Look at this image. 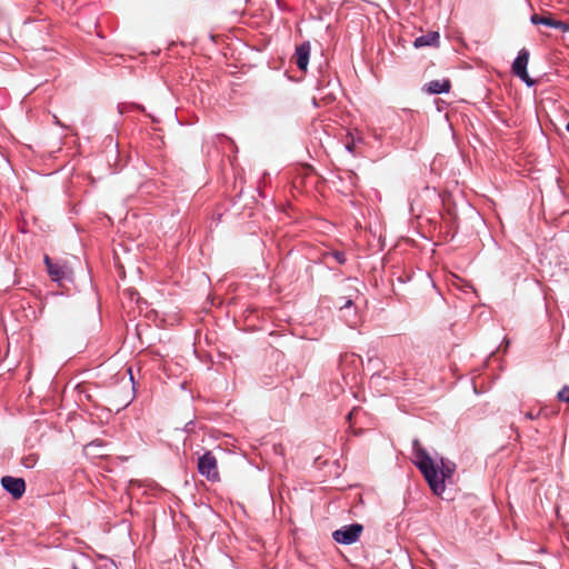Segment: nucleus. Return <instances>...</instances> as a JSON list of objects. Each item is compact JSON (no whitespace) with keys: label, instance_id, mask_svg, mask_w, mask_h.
<instances>
[{"label":"nucleus","instance_id":"obj_11","mask_svg":"<svg viewBox=\"0 0 569 569\" xmlns=\"http://www.w3.org/2000/svg\"><path fill=\"white\" fill-rule=\"evenodd\" d=\"M323 260L333 258L339 264H345L347 261L346 253L343 251H327L323 253Z\"/></svg>","mask_w":569,"mask_h":569},{"label":"nucleus","instance_id":"obj_9","mask_svg":"<svg viewBox=\"0 0 569 569\" xmlns=\"http://www.w3.org/2000/svg\"><path fill=\"white\" fill-rule=\"evenodd\" d=\"M451 83L448 79L445 80H432L425 84L426 92L430 94H440L449 92Z\"/></svg>","mask_w":569,"mask_h":569},{"label":"nucleus","instance_id":"obj_16","mask_svg":"<svg viewBox=\"0 0 569 569\" xmlns=\"http://www.w3.org/2000/svg\"><path fill=\"white\" fill-rule=\"evenodd\" d=\"M517 77L520 78L528 87H531L535 84V81L529 77L527 70H526V76L521 74V76H517Z\"/></svg>","mask_w":569,"mask_h":569},{"label":"nucleus","instance_id":"obj_24","mask_svg":"<svg viewBox=\"0 0 569 569\" xmlns=\"http://www.w3.org/2000/svg\"><path fill=\"white\" fill-rule=\"evenodd\" d=\"M361 141H362V139H361V138H359V137H358L357 139H355V143H356V142H361Z\"/></svg>","mask_w":569,"mask_h":569},{"label":"nucleus","instance_id":"obj_14","mask_svg":"<svg viewBox=\"0 0 569 569\" xmlns=\"http://www.w3.org/2000/svg\"><path fill=\"white\" fill-rule=\"evenodd\" d=\"M369 130V134L375 138L376 140L378 141H381L382 140V137H383V132H382V129H378L376 127H369L368 128Z\"/></svg>","mask_w":569,"mask_h":569},{"label":"nucleus","instance_id":"obj_1","mask_svg":"<svg viewBox=\"0 0 569 569\" xmlns=\"http://www.w3.org/2000/svg\"><path fill=\"white\" fill-rule=\"evenodd\" d=\"M413 463L420 470L431 491L441 496L446 490V480L451 479L456 471V463L440 458L436 465L428 451L421 447L419 440L412 441Z\"/></svg>","mask_w":569,"mask_h":569},{"label":"nucleus","instance_id":"obj_15","mask_svg":"<svg viewBox=\"0 0 569 569\" xmlns=\"http://www.w3.org/2000/svg\"><path fill=\"white\" fill-rule=\"evenodd\" d=\"M553 28L555 29H559V30H561L563 32H569V23H567L565 21L556 20L555 24H553Z\"/></svg>","mask_w":569,"mask_h":569},{"label":"nucleus","instance_id":"obj_2","mask_svg":"<svg viewBox=\"0 0 569 569\" xmlns=\"http://www.w3.org/2000/svg\"><path fill=\"white\" fill-rule=\"evenodd\" d=\"M363 526L360 523H351L341 527L332 532V538L340 545H352L358 541Z\"/></svg>","mask_w":569,"mask_h":569},{"label":"nucleus","instance_id":"obj_23","mask_svg":"<svg viewBox=\"0 0 569 569\" xmlns=\"http://www.w3.org/2000/svg\"><path fill=\"white\" fill-rule=\"evenodd\" d=\"M53 118H54V123L56 124L63 127L62 123L59 121V119L56 116H53Z\"/></svg>","mask_w":569,"mask_h":569},{"label":"nucleus","instance_id":"obj_4","mask_svg":"<svg viewBox=\"0 0 569 569\" xmlns=\"http://www.w3.org/2000/svg\"><path fill=\"white\" fill-rule=\"evenodd\" d=\"M43 261L52 281L62 283L71 280L72 271L66 263L53 262L49 256H44Z\"/></svg>","mask_w":569,"mask_h":569},{"label":"nucleus","instance_id":"obj_13","mask_svg":"<svg viewBox=\"0 0 569 569\" xmlns=\"http://www.w3.org/2000/svg\"><path fill=\"white\" fill-rule=\"evenodd\" d=\"M557 399L559 401L569 403V386H563L557 393Z\"/></svg>","mask_w":569,"mask_h":569},{"label":"nucleus","instance_id":"obj_19","mask_svg":"<svg viewBox=\"0 0 569 569\" xmlns=\"http://www.w3.org/2000/svg\"><path fill=\"white\" fill-rule=\"evenodd\" d=\"M346 149L347 151H349L350 153H353L355 152V138H352V142H349L346 144Z\"/></svg>","mask_w":569,"mask_h":569},{"label":"nucleus","instance_id":"obj_5","mask_svg":"<svg viewBox=\"0 0 569 569\" xmlns=\"http://www.w3.org/2000/svg\"><path fill=\"white\" fill-rule=\"evenodd\" d=\"M1 486L14 499H20L26 492V482L22 478L4 476L1 478Z\"/></svg>","mask_w":569,"mask_h":569},{"label":"nucleus","instance_id":"obj_17","mask_svg":"<svg viewBox=\"0 0 569 569\" xmlns=\"http://www.w3.org/2000/svg\"><path fill=\"white\" fill-rule=\"evenodd\" d=\"M194 426H196L194 421L190 420L184 425L183 431L187 433H192V432H194Z\"/></svg>","mask_w":569,"mask_h":569},{"label":"nucleus","instance_id":"obj_10","mask_svg":"<svg viewBox=\"0 0 569 569\" xmlns=\"http://www.w3.org/2000/svg\"><path fill=\"white\" fill-rule=\"evenodd\" d=\"M530 21L533 24H542L546 27L553 28L556 19H553L551 16H539V14H532L530 18Z\"/></svg>","mask_w":569,"mask_h":569},{"label":"nucleus","instance_id":"obj_25","mask_svg":"<svg viewBox=\"0 0 569 569\" xmlns=\"http://www.w3.org/2000/svg\"><path fill=\"white\" fill-rule=\"evenodd\" d=\"M129 373H130V379L133 380V376L131 373V369H129Z\"/></svg>","mask_w":569,"mask_h":569},{"label":"nucleus","instance_id":"obj_8","mask_svg":"<svg viewBox=\"0 0 569 569\" xmlns=\"http://www.w3.org/2000/svg\"><path fill=\"white\" fill-rule=\"evenodd\" d=\"M529 60V52L526 49L519 51L518 56L512 62V72L515 76H526L527 64Z\"/></svg>","mask_w":569,"mask_h":569},{"label":"nucleus","instance_id":"obj_7","mask_svg":"<svg viewBox=\"0 0 569 569\" xmlns=\"http://www.w3.org/2000/svg\"><path fill=\"white\" fill-rule=\"evenodd\" d=\"M440 43V34L438 31H430L426 34L417 37L413 41L415 48L422 47H439Z\"/></svg>","mask_w":569,"mask_h":569},{"label":"nucleus","instance_id":"obj_20","mask_svg":"<svg viewBox=\"0 0 569 569\" xmlns=\"http://www.w3.org/2000/svg\"><path fill=\"white\" fill-rule=\"evenodd\" d=\"M539 413H540V412H538V413H536V415H535L533 412L529 411V412H527V413H526V416H525V417H526L527 419H531V420H532V419H536V418L539 416Z\"/></svg>","mask_w":569,"mask_h":569},{"label":"nucleus","instance_id":"obj_18","mask_svg":"<svg viewBox=\"0 0 569 569\" xmlns=\"http://www.w3.org/2000/svg\"><path fill=\"white\" fill-rule=\"evenodd\" d=\"M34 462H36L34 458L32 456H30L23 460V466L27 468H32L34 466Z\"/></svg>","mask_w":569,"mask_h":569},{"label":"nucleus","instance_id":"obj_21","mask_svg":"<svg viewBox=\"0 0 569 569\" xmlns=\"http://www.w3.org/2000/svg\"><path fill=\"white\" fill-rule=\"evenodd\" d=\"M353 305L351 299L346 300V302L340 307L341 309L350 308Z\"/></svg>","mask_w":569,"mask_h":569},{"label":"nucleus","instance_id":"obj_6","mask_svg":"<svg viewBox=\"0 0 569 569\" xmlns=\"http://www.w3.org/2000/svg\"><path fill=\"white\" fill-rule=\"evenodd\" d=\"M310 52H311V46L308 41L302 42L301 44H299L296 48V57H297L296 63H297V67L301 71L307 70V67L309 63V58H310Z\"/></svg>","mask_w":569,"mask_h":569},{"label":"nucleus","instance_id":"obj_12","mask_svg":"<svg viewBox=\"0 0 569 569\" xmlns=\"http://www.w3.org/2000/svg\"><path fill=\"white\" fill-rule=\"evenodd\" d=\"M73 569H96L94 562L88 557H81L79 561L74 562Z\"/></svg>","mask_w":569,"mask_h":569},{"label":"nucleus","instance_id":"obj_22","mask_svg":"<svg viewBox=\"0 0 569 569\" xmlns=\"http://www.w3.org/2000/svg\"><path fill=\"white\" fill-rule=\"evenodd\" d=\"M353 411H355V410L350 411V412L347 415V420H348V421H351V419H352V415H353Z\"/></svg>","mask_w":569,"mask_h":569},{"label":"nucleus","instance_id":"obj_3","mask_svg":"<svg viewBox=\"0 0 569 569\" xmlns=\"http://www.w3.org/2000/svg\"><path fill=\"white\" fill-rule=\"evenodd\" d=\"M198 471L209 481L219 480L217 459L211 451H206L198 459Z\"/></svg>","mask_w":569,"mask_h":569}]
</instances>
